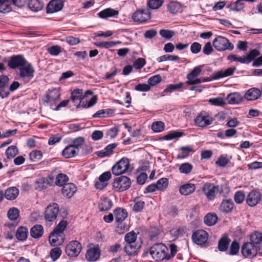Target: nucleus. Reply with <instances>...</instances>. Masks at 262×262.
Listing matches in <instances>:
<instances>
[{"mask_svg":"<svg viewBox=\"0 0 262 262\" xmlns=\"http://www.w3.org/2000/svg\"><path fill=\"white\" fill-rule=\"evenodd\" d=\"M124 239L126 243L125 250L129 255L136 254L141 247L142 242L137 241V235L134 231L127 233L124 237Z\"/></svg>","mask_w":262,"mask_h":262,"instance_id":"f257e3e1","label":"nucleus"},{"mask_svg":"<svg viewBox=\"0 0 262 262\" xmlns=\"http://www.w3.org/2000/svg\"><path fill=\"white\" fill-rule=\"evenodd\" d=\"M169 249L162 243L154 244L150 249L149 253L156 261L169 260Z\"/></svg>","mask_w":262,"mask_h":262,"instance_id":"f03ea898","label":"nucleus"},{"mask_svg":"<svg viewBox=\"0 0 262 262\" xmlns=\"http://www.w3.org/2000/svg\"><path fill=\"white\" fill-rule=\"evenodd\" d=\"M202 190L208 201H213L216 198L219 186L211 183H206L203 185Z\"/></svg>","mask_w":262,"mask_h":262,"instance_id":"7ed1b4c3","label":"nucleus"},{"mask_svg":"<svg viewBox=\"0 0 262 262\" xmlns=\"http://www.w3.org/2000/svg\"><path fill=\"white\" fill-rule=\"evenodd\" d=\"M214 48L219 51H223L226 50H232L234 48L233 45L230 42L229 40L222 36L216 37L212 42Z\"/></svg>","mask_w":262,"mask_h":262,"instance_id":"20e7f679","label":"nucleus"},{"mask_svg":"<svg viewBox=\"0 0 262 262\" xmlns=\"http://www.w3.org/2000/svg\"><path fill=\"white\" fill-rule=\"evenodd\" d=\"M201 66L195 67L192 71L187 75L188 81L186 83L187 85H194L201 83L202 82H206L210 81V79L207 78H197L196 77L199 75L201 72Z\"/></svg>","mask_w":262,"mask_h":262,"instance_id":"39448f33","label":"nucleus"},{"mask_svg":"<svg viewBox=\"0 0 262 262\" xmlns=\"http://www.w3.org/2000/svg\"><path fill=\"white\" fill-rule=\"evenodd\" d=\"M59 212V206L56 203L50 204L46 207L44 216L46 221L48 222L54 221Z\"/></svg>","mask_w":262,"mask_h":262,"instance_id":"423d86ee","label":"nucleus"},{"mask_svg":"<svg viewBox=\"0 0 262 262\" xmlns=\"http://www.w3.org/2000/svg\"><path fill=\"white\" fill-rule=\"evenodd\" d=\"M82 249L81 244L77 241H72L66 247L65 251L70 257L77 256Z\"/></svg>","mask_w":262,"mask_h":262,"instance_id":"0eeeda50","label":"nucleus"},{"mask_svg":"<svg viewBox=\"0 0 262 262\" xmlns=\"http://www.w3.org/2000/svg\"><path fill=\"white\" fill-rule=\"evenodd\" d=\"M260 249L250 243H246L242 247V253L246 258H251L255 257Z\"/></svg>","mask_w":262,"mask_h":262,"instance_id":"6e6552de","label":"nucleus"},{"mask_svg":"<svg viewBox=\"0 0 262 262\" xmlns=\"http://www.w3.org/2000/svg\"><path fill=\"white\" fill-rule=\"evenodd\" d=\"M34 69L28 61L25 66L19 68V75L24 80L29 81L34 76Z\"/></svg>","mask_w":262,"mask_h":262,"instance_id":"1a4fd4ad","label":"nucleus"},{"mask_svg":"<svg viewBox=\"0 0 262 262\" xmlns=\"http://www.w3.org/2000/svg\"><path fill=\"white\" fill-rule=\"evenodd\" d=\"M262 195L256 189H253L249 192L247 195L246 201L247 204L251 207L256 206L261 200Z\"/></svg>","mask_w":262,"mask_h":262,"instance_id":"9d476101","label":"nucleus"},{"mask_svg":"<svg viewBox=\"0 0 262 262\" xmlns=\"http://www.w3.org/2000/svg\"><path fill=\"white\" fill-rule=\"evenodd\" d=\"M130 179L124 176H119L116 178V191H123L130 187Z\"/></svg>","mask_w":262,"mask_h":262,"instance_id":"9b49d317","label":"nucleus"},{"mask_svg":"<svg viewBox=\"0 0 262 262\" xmlns=\"http://www.w3.org/2000/svg\"><path fill=\"white\" fill-rule=\"evenodd\" d=\"M208 238V234L204 230H199L195 231L192 235L193 242L197 245H202L205 244Z\"/></svg>","mask_w":262,"mask_h":262,"instance_id":"f8f14e48","label":"nucleus"},{"mask_svg":"<svg viewBox=\"0 0 262 262\" xmlns=\"http://www.w3.org/2000/svg\"><path fill=\"white\" fill-rule=\"evenodd\" d=\"M112 178V174L110 171H106L101 174L98 178V181L95 183L97 189L102 190L108 184V181Z\"/></svg>","mask_w":262,"mask_h":262,"instance_id":"ddd939ff","label":"nucleus"},{"mask_svg":"<svg viewBox=\"0 0 262 262\" xmlns=\"http://www.w3.org/2000/svg\"><path fill=\"white\" fill-rule=\"evenodd\" d=\"M27 62V61L23 55H13L10 58L8 66L12 69H15L17 68H20L23 66H25Z\"/></svg>","mask_w":262,"mask_h":262,"instance_id":"4468645a","label":"nucleus"},{"mask_svg":"<svg viewBox=\"0 0 262 262\" xmlns=\"http://www.w3.org/2000/svg\"><path fill=\"white\" fill-rule=\"evenodd\" d=\"M132 18L136 22L142 23L150 18V13L147 9L139 10L133 14Z\"/></svg>","mask_w":262,"mask_h":262,"instance_id":"2eb2a0df","label":"nucleus"},{"mask_svg":"<svg viewBox=\"0 0 262 262\" xmlns=\"http://www.w3.org/2000/svg\"><path fill=\"white\" fill-rule=\"evenodd\" d=\"M92 92L88 90L85 92L83 95V90L82 89H77L71 93V99L72 102L74 103V105H76L77 102H79L81 100L84 99L88 94L92 95Z\"/></svg>","mask_w":262,"mask_h":262,"instance_id":"dca6fc26","label":"nucleus"},{"mask_svg":"<svg viewBox=\"0 0 262 262\" xmlns=\"http://www.w3.org/2000/svg\"><path fill=\"white\" fill-rule=\"evenodd\" d=\"M129 166L128 159L126 158H122L116 163V176H119L126 172Z\"/></svg>","mask_w":262,"mask_h":262,"instance_id":"f3484780","label":"nucleus"},{"mask_svg":"<svg viewBox=\"0 0 262 262\" xmlns=\"http://www.w3.org/2000/svg\"><path fill=\"white\" fill-rule=\"evenodd\" d=\"M100 255V250L98 245H97V246L88 249L85 254V257L89 261H95L99 259Z\"/></svg>","mask_w":262,"mask_h":262,"instance_id":"a211bd4d","label":"nucleus"},{"mask_svg":"<svg viewBox=\"0 0 262 262\" xmlns=\"http://www.w3.org/2000/svg\"><path fill=\"white\" fill-rule=\"evenodd\" d=\"M63 7V4L60 0H52L47 7V13H53L60 11Z\"/></svg>","mask_w":262,"mask_h":262,"instance_id":"6ab92c4d","label":"nucleus"},{"mask_svg":"<svg viewBox=\"0 0 262 262\" xmlns=\"http://www.w3.org/2000/svg\"><path fill=\"white\" fill-rule=\"evenodd\" d=\"M194 122L198 126L205 127L212 123V119L209 116H204L201 113L195 119Z\"/></svg>","mask_w":262,"mask_h":262,"instance_id":"aec40b11","label":"nucleus"},{"mask_svg":"<svg viewBox=\"0 0 262 262\" xmlns=\"http://www.w3.org/2000/svg\"><path fill=\"white\" fill-rule=\"evenodd\" d=\"M77 191V187L74 183H67L61 189L62 194L68 198L72 197Z\"/></svg>","mask_w":262,"mask_h":262,"instance_id":"412c9836","label":"nucleus"},{"mask_svg":"<svg viewBox=\"0 0 262 262\" xmlns=\"http://www.w3.org/2000/svg\"><path fill=\"white\" fill-rule=\"evenodd\" d=\"M260 90L257 88H251L248 90L245 95V98L247 100L253 101L257 99L261 96Z\"/></svg>","mask_w":262,"mask_h":262,"instance_id":"4be33fe9","label":"nucleus"},{"mask_svg":"<svg viewBox=\"0 0 262 262\" xmlns=\"http://www.w3.org/2000/svg\"><path fill=\"white\" fill-rule=\"evenodd\" d=\"M234 208V203L231 199H224L220 204V209L224 213L231 212Z\"/></svg>","mask_w":262,"mask_h":262,"instance_id":"5701e85b","label":"nucleus"},{"mask_svg":"<svg viewBox=\"0 0 262 262\" xmlns=\"http://www.w3.org/2000/svg\"><path fill=\"white\" fill-rule=\"evenodd\" d=\"M49 242L52 246L60 245L63 242L62 234L52 232L49 237Z\"/></svg>","mask_w":262,"mask_h":262,"instance_id":"b1692460","label":"nucleus"},{"mask_svg":"<svg viewBox=\"0 0 262 262\" xmlns=\"http://www.w3.org/2000/svg\"><path fill=\"white\" fill-rule=\"evenodd\" d=\"M236 70L235 67L229 68L225 70H221L216 72L214 74L213 78L214 79H219L224 77L231 76L233 74Z\"/></svg>","mask_w":262,"mask_h":262,"instance_id":"393cba45","label":"nucleus"},{"mask_svg":"<svg viewBox=\"0 0 262 262\" xmlns=\"http://www.w3.org/2000/svg\"><path fill=\"white\" fill-rule=\"evenodd\" d=\"M195 190V186L193 184L186 183L180 187L179 191L182 195H187L193 193Z\"/></svg>","mask_w":262,"mask_h":262,"instance_id":"a878e982","label":"nucleus"},{"mask_svg":"<svg viewBox=\"0 0 262 262\" xmlns=\"http://www.w3.org/2000/svg\"><path fill=\"white\" fill-rule=\"evenodd\" d=\"M250 243L261 249L262 246V234L259 232H255L250 236Z\"/></svg>","mask_w":262,"mask_h":262,"instance_id":"bb28decb","label":"nucleus"},{"mask_svg":"<svg viewBox=\"0 0 262 262\" xmlns=\"http://www.w3.org/2000/svg\"><path fill=\"white\" fill-rule=\"evenodd\" d=\"M52 180L51 177L47 178L42 177L37 179L35 183V188L40 190L46 188L50 184L49 181H52Z\"/></svg>","mask_w":262,"mask_h":262,"instance_id":"cd10ccee","label":"nucleus"},{"mask_svg":"<svg viewBox=\"0 0 262 262\" xmlns=\"http://www.w3.org/2000/svg\"><path fill=\"white\" fill-rule=\"evenodd\" d=\"M43 232V228L41 225H36L31 228L30 235L34 238H38L42 236Z\"/></svg>","mask_w":262,"mask_h":262,"instance_id":"c85d7f7f","label":"nucleus"},{"mask_svg":"<svg viewBox=\"0 0 262 262\" xmlns=\"http://www.w3.org/2000/svg\"><path fill=\"white\" fill-rule=\"evenodd\" d=\"M97 100V97L96 96H94L89 102L84 101V99H82L79 102H77L76 105L77 108H89L94 105L96 103Z\"/></svg>","mask_w":262,"mask_h":262,"instance_id":"c756f323","label":"nucleus"},{"mask_svg":"<svg viewBox=\"0 0 262 262\" xmlns=\"http://www.w3.org/2000/svg\"><path fill=\"white\" fill-rule=\"evenodd\" d=\"M78 152V151L70 144L63 150L62 155L66 158L69 159L75 157Z\"/></svg>","mask_w":262,"mask_h":262,"instance_id":"7c9ffc66","label":"nucleus"},{"mask_svg":"<svg viewBox=\"0 0 262 262\" xmlns=\"http://www.w3.org/2000/svg\"><path fill=\"white\" fill-rule=\"evenodd\" d=\"M19 194L18 189L15 187L8 188L5 192V197L9 200H14Z\"/></svg>","mask_w":262,"mask_h":262,"instance_id":"2f4dec72","label":"nucleus"},{"mask_svg":"<svg viewBox=\"0 0 262 262\" xmlns=\"http://www.w3.org/2000/svg\"><path fill=\"white\" fill-rule=\"evenodd\" d=\"M229 104H237L242 101L243 98L238 93L229 94L226 98Z\"/></svg>","mask_w":262,"mask_h":262,"instance_id":"473e14b6","label":"nucleus"},{"mask_svg":"<svg viewBox=\"0 0 262 262\" xmlns=\"http://www.w3.org/2000/svg\"><path fill=\"white\" fill-rule=\"evenodd\" d=\"M43 3L40 0H30L28 3V7L34 12H37L41 10Z\"/></svg>","mask_w":262,"mask_h":262,"instance_id":"72a5a7b5","label":"nucleus"},{"mask_svg":"<svg viewBox=\"0 0 262 262\" xmlns=\"http://www.w3.org/2000/svg\"><path fill=\"white\" fill-rule=\"evenodd\" d=\"M28 233V231L27 228L20 226L17 230L15 236L19 241H24L27 238Z\"/></svg>","mask_w":262,"mask_h":262,"instance_id":"f704fd0d","label":"nucleus"},{"mask_svg":"<svg viewBox=\"0 0 262 262\" xmlns=\"http://www.w3.org/2000/svg\"><path fill=\"white\" fill-rule=\"evenodd\" d=\"M128 213L125 209L122 208H116V222H123L127 217Z\"/></svg>","mask_w":262,"mask_h":262,"instance_id":"c9c22d12","label":"nucleus"},{"mask_svg":"<svg viewBox=\"0 0 262 262\" xmlns=\"http://www.w3.org/2000/svg\"><path fill=\"white\" fill-rule=\"evenodd\" d=\"M113 206L112 201L108 198H105L101 200L99 204L98 207L100 211H107L109 210Z\"/></svg>","mask_w":262,"mask_h":262,"instance_id":"e433bc0d","label":"nucleus"},{"mask_svg":"<svg viewBox=\"0 0 262 262\" xmlns=\"http://www.w3.org/2000/svg\"><path fill=\"white\" fill-rule=\"evenodd\" d=\"M230 239L227 236H224L220 239L218 244V249L220 251L224 252L228 248Z\"/></svg>","mask_w":262,"mask_h":262,"instance_id":"4c0bfd02","label":"nucleus"},{"mask_svg":"<svg viewBox=\"0 0 262 262\" xmlns=\"http://www.w3.org/2000/svg\"><path fill=\"white\" fill-rule=\"evenodd\" d=\"M19 215V211L15 207L10 208L7 212V216L9 219L14 222L18 221Z\"/></svg>","mask_w":262,"mask_h":262,"instance_id":"58836bf2","label":"nucleus"},{"mask_svg":"<svg viewBox=\"0 0 262 262\" xmlns=\"http://www.w3.org/2000/svg\"><path fill=\"white\" fill-rule=\"evenodd\" d=\"M18 154L17 147L15 145H11L7 148L5 154L8 159L14 158Z\"/></svg>","mask_w":262,"mask_h":262,"instance_id":"ea45409f","label":"nucleus"},{"mask_svg":"<svg viewBox=\"0 0 262 262\" xmlns=\"http://www.w3.org/2000/svg\"><path fill=\"white\" fill-rule=\"evenodd\" d=\"M97 15L100 18L106 19L108 17L115 16V10L112 8H106L99 12Z\"/></svg>","mask_w":262,"mask_h":262,"instance_id":"a19ab883","label":"nucleus"},{"mask_svg":"<svg viewBox=\"0 0 262 262\" xmlns=\"http://www.w3.org/2000/svg\"><path fill=\"white\" fill-rule=\"evenodd\" d=\"M180 149L182 151V152L178 155V159H184L189 156L190 153L194 152L192 148L190 146H182Z\"/></svg>","mask_w":262,"mask_h":262,"instance_id":"79ce46f5","label":"nucleus"},{"mask_svg":"<svg viewBox=\"0 0 262 262\" xmlns=\"http://www.w3.org/2000/svg\"><path fill=\"white\" fill-rule=\"evenodd\" d=\"M168 9L170 13L176 14L181 10V5L177 2H171L168 5Z\"/></svg>","mask_w":262,"mask_h":262,"instance_id":"37998d69","label":"nucleus"},{"mask_svg":"<svg viewBox=\"0 0 262 262\" xmlns=\"http://www.w3.org/2000/svg\"><path fill=\"white\" fill-rule=\"evenodd\" d=\"M60 93L56 89H54L50 92L49 94L47 95L45 101L47 103L52 101H55L59 98Z\"/></svg>","mask_w":262,"mask_h":262,"instance_id":"c03bdc74","label":"nucleus"},{"mask_svg":"<svg viewBox=\"0 0 262 262\" xmlns=\"http://www.w3.org/2000/svg\"><path fill=\"white\" fill-rule=\"evenodd\" d=\"M193 168V166L189 163H184L180 165L179 170L180 173L186 174H189Z\"/></svg>","mask_w":262,"mask_h":262,"instance_id":"a18cd8bd","label":"nucleus"},{"mask_svg":"<svg viewBox=\"0 0 262 262\" xmlns=\"http://www.w3.org/2000/svg\"><path fill=\"white\" fill-rule=\"evenodd\" d=\"M128 229V225L123 222H116V232L123 234Z\"/></svg>","mask_w":262,"mask_h":262,"instance_id":"49530a36","label":"nucleus"},{"mask_svg":"<svg viewBox=\"0 0 262 262\" xmlns=\"http://www.w3.org/2000/svg\"><path fill=\"white\" fill-rule=\"evenodd\" d=\"M69 178L63 173L58 174L56 178V184L58 186H64L67 184L66 183L68 181Z\"/></svg>","mask_w":262,"mask_h":262,"instance_id":"de8ad7c7","label":"nucleus"},{"mask_svg":"<svg viewBox=\"0 0 262 262\" xmlns=\"http://www.w3.org/2000/svg\"><path fill=\"white\" fill-rule=\"evenodd\" d=\"M217 220V217L215 214L208 213L204 218V222L208 226L214 225Z\"/></svg>","mask_w":262,"mask_h":262,"instance_id":"09e8293b","label":"nucleus"},{"mask_svg":"<svg viewBox=\"0 0 262 262\" xmlns=\"http://www.w3.org/2000/svg\"><path fill=\"white\" fill-rule=\"evenodd\" d=\"M30 160L32 162H37L42 158V152L40 150H33L29 154Z\"/></svg>","mask_w":262,"mask_h":262,"instance_id":"8fccbe9b","label":"nucleus"},{"mask_svg":"<svg viewBox=\"0 0 262 262\" xmlns=\"http://www.w3.org/2000/svg\"><path fill=\"white\" fill-rule=\"evenodd\" d=\"M62 254V251L59 247H56L51 250L50 255L53 261L57 260Z\"/></svg>","mask_w":262,"mask_h":262,"instance_id":"3c124183","label":"nucleus"},{"mask_svg":"<svg viewBox=\"0 0 262 262\" xmlns=\"http://www.w3.org/2000/svg\"><path fill=\"white\" fill-rule=\"evenodd\" d=\"M134 202L133 210L136 212H141L144 207L145 202L137 199L134 200Z\"/></svg>","mask_w":262,"mask_h":262,"instance_id":"603ef678","label":"nucleus"},{"mask_svg":"<svg viewBox=\"0 0 262 262\" xmlns=\"http://www.w3.org/2000/svg\"><path fill=\"white\" fill-rule=\"evenodd\" d=\"M156 185L157 186L158 190H164L168 187V180L166 178H161L157 182Z\"/></svg>","mask_w":262,"mask_h":262,"instance_id":"864d4df0","label":"nucleus"},{"mask_svg":"<svg viewBox=\"0 0 262 262\" xmlns=\"http://www.w3.org/2000/svg\"><path fill=\"white\" fill-rule=\"evenodd\" d=\"M179 59L180 57L178 56L166 54L157 58V60L159 62H161L166 60L176 61Z\"/></svg>","mask_w":262,"mask_h":262,"instance_id":"5fc2aeb1","label":"nucleus"},{"mask_svg":"<svg viewBox=\"0 0 262 262\" xmlns=\"http://www.w3.org/2000/svg\"><path fill=\"white\" fill-rule=\"evenodd\" d=\"M84 141L85 140L83 137H78L73 140L72 143L71 145L79 151V148L84 144Z\"/></svg>","mask_w":262,"mask_h":262,"instance_id":"6e6d98bb","label":"nucleus"},{"mask_svg":"<svg viewBox=\"0 0 262 262\" xmlns=\"http://www.w3.org/2000/svg\"><path fill=\"white\" fill-rule=\"evenodd\" d=\"M260 55V52L257 49L251 50L246 55L249 63L256 59Z\"/></svg>","mask_w":262,"mask_h":262,"instance_id":"4d7b16f0","label":"nucleus"},{"mask_svg":"<svg viewBox=\"0 0 262 262\" xmlns=\"http://www.w3.org/2000/svg\"><path fill=\"white\" fill-rule=\"evenodd\" d=\"M67 222L64 220H62L59 222L53 231L56 233H58L59 234H62L63 231L67 227Z\"/></svg>","mask_w":262,"mask_h":262,"instance_id":"13d9d810","label":"nucleus"},{"mask_svg":"<svg viewBox=\"0 0 262 262\" xmlns=\"http://www.w3.org/2000/svg\"><path fill=\"white\" fill-rule=\"evenodd\" d=\"M183 83L180 82L175 84H169L167 86L166 88L164 90L163 93H171L177 90H179L182 87Z\"/></svg>","mask_w":262,"mask_h":262,"instance_id":"bf43d9fd","label":"nucleus"},{"mask_svg":"<svg viewBox=\"0 0 262 262\" xmlns=\"http://www.w3.org/2000/svg\"><path fill=\"white\" fill-rule=\"evenodd\" d=\"M165 125L164 123L161 121L154 122L151 126V128L155 132H161L164 129Z\"/></svg>","mask_w":262,"mask_h":262,"instance_id":"052dcab7","label":"nucleus"},{"mask_svg":"<svg viewBox=\"0 0 262 262\" xmlns=\"http://www.w3.org/2000/svg\"><path fill=\"white\" fill-rule=\"evenodd\" d=\"M182 135V132L173 131L164 136L163 139L166 140H170L173 139H178L181 137Z\"/></svg>","mask_w":262,"mask_h":262,"instance_id":"680f3d73","label":"nucleus"},{"mask_svg":"<svg viewBox=\"0 0 262 262\" xmlns=\"http://www.w3.org/2000/svg\"><path fill=\"white\" fill-rule=\"evenodd\" d=\"M163 2V0H149L148 6L150 9H156L162 6Z\"/></svg>","mask_w":262,"mask_h":262,"instance_id":"e2e57ef3","label":"nucleus"},{"mask_svg":"<svg viewBox=\"0 0 262 262\" xmlns=\"http://www.w3.org/2000/svg\"><path fill=\"white\" fill-rule=\"evenodd\" d=\"M208 101L212 105L215 106H223L226 104L224 99L221 97L210 99Z\"/></svg>","mask_w":262,"mask_h":262,"instance_id":"0e129e2a","label":"nucleus"},{"mask_svg":"<svg viewBox=\"0 0 262 262\" xmlns=\"http://www.w3.org/2000/svg\"><path fill=\"white\" fill-rule=\"evenodd\" d=\"M160 34L163 38L169 39L174 36V33L171 30L162 29L160 31Z\"/></svg>","mask_w":262,"mask_h":262,"instance_id":"69168bd1","label":"nucleus"},{"mask_svg":"<svg viewBox=\"0 0 262 262\" xmlns=\"http://www.w3.org/2000/svg\"><path fill=\"white\" fill-rule=\"evenodd\" d=\"M109 116V110H100L92 115V118H105Z\"/></svg>","mask_w":262,"mask_h":262,"instance_id":"338daca9","label":"nucleus"},{"mask_svg":"<svg viewBox=\"0 0 262 262\" xmlns=\"http://www.w3.org/2000/svg\"><path fill=\"white\" fill-rule=\"evenodd\" d=\"M245 198V195L244 192L238 191L235 192L234 196L235 202L237 204L242 203Z\"/></svg>","mask_w":262,"mask_h":262,"instance_id":"774afa93","label":"nucleus"}]
</instances>
